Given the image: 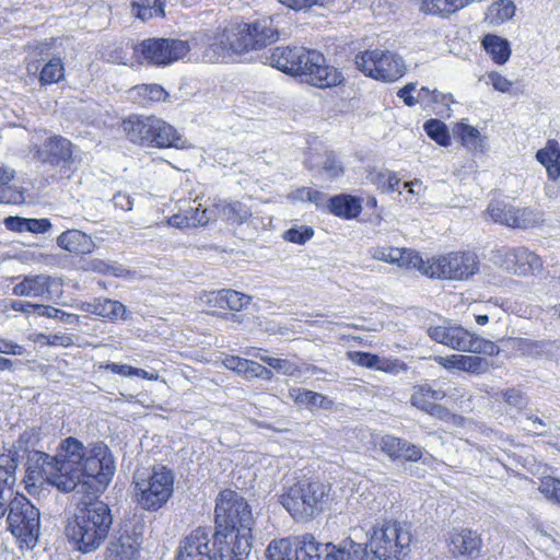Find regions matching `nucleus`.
I'll use <instances>...</instances> for the list:
<instances>
[{
	"instance_id": "obj_47",
	"label": "nucleus",
	"mask_w": 560,
	"mask_h": 560,
	"mask_svg": "<svg viewBox=\"0 0 560 560\" xmlns=\"http://www.w3.org/2000/svg\"><path fill=\"white\" fill-rule=\"evenodd\" d=\"M264 363L268 364L271 369H275L279 373L287 376H294L300 373L298 365L287 359H279L269 355H256Z\"/></svg>"
},
{
	"instance_id": "obj_55",
	"label": "nucleus",
	"mask_w": 560,
	"mask_h": 560,
	"mask_svg": "<svg viewBox=\"0 0 560 560\" xmlns=\"http://www.w3.org/2000/svg\"><path fill=\"white\" fill-rule=\"evenodd\" d=\"M538 490L548 500L560 504V479L547 476L540 480Z\"/></svg>"
},
{
	"instance_id": "obj_18",
	"label": "nucleus",
	"mask_w": 560,
	"mask_h": 560,
	"mask_svg": "<svg viewBox=\"0 0 560 560\" xmlns=\"http://www.w3.org/2000/svg\"><path fill=\"white\" fill-rule=\"evenodd\" d=\"M375 445L392 459L417 462L422 456V450L419 446L390 434L377 436Z\"/></svg>"
},
{
	"instance_id": "obj_34",
	"label": "nucleus",
	"mask_w": 560,
	"mask_h": 560,
	"mask_svg": "<svg viewBox=\"0 0 560 560\" xmlns=\"http://www.w3.org/2000/svg\"><path fill=\"white\" fill-rule=\"evenodd\" d=\"M481 44L497 65H504L511 57L510 43L501 36L487 34Z\"/></svg>"
},
{
	"instance_id": "obj_38",
	"label": "nucleus",
	"mask_w": 560,
	"mask_h": 560,
	"mask_svg": "<svg viewBox=\"0 0 560 560\" xmlns=\"http://www.w3.org/2000/svg\"><path fill=\"white\" fill-rule=\"evenodd\" d=\"M220 213L232 224H242L252 215L250 209L241 201L224 202L220 206Z\"/></svg>"
},
{
	"instance_id": "obj_37",
	"label": "nucleus",
	"mask_w": 560,
	"mask_h": 560,
	"mask_svg": "<svg viewBox=\"0 0 560 560\" xmlns=\"http://www.w3.org/2000/svg\"><path fill=\"white\" fill-rule=\"evenodd\" d=\"M363 556L362 544L345 539L338 546H334L330 553H326V560H362Z\"/></svg>"
},
{
	"instance_id": "obj_7",
	"label": "nucleus",
	"mask_w": 560,
	"mask_h": 560,
	"mask_svg": "<svg viewBox=\"0 0 560 560\" xmlns=\"http://www.w3.org/2000/svg\"><path fill=\"white\" fill-rule=\"evenodd\" d=\"M71 440L78 444V458L71 468L75 470L77 478L73 480L70 492L83 482L84 478H91L98 487L106 488L115 472L114 459L108 447L103 443L85 447L78 439L71 438Z\"/></svg>"
},
{
	"instance_id": "obj_51",
	"label": "nucleus",
	"mask_w": 560,
	"mask_h": 560,
	"mask_svg": "<svg viewBox=\"0 0 560 560\" xmlns=\"http://www.w3.org/2000/svg\"><path fill=\"white\" fill-rule=\"evenodd\" d=\"M138 96L150 102L164 101L167 97L166 91L159 84H142L133 88Z\"/></svg>"
},
{
	"instance_id": "obj_39",
	"label": "nucleus",
	"mask_w": 560,
	"mask_h": 560,
	"mask_svg": "<svg viewBox=\"0 0 560 560\" xmlns=\"http://www.w3.org/2000/svg\"><path fill=\"white\" fill-rule=\"evenodd\" d=\"M254 33L255 49L265 47L278 38L277 31L271 27V20H261L249 25Z\"/></svg>"
},
{
	"instance_id": "obj_28",
	"label": "nucleus",
	"mask_w": 560,
	"mask_h": 560,
	"mask_svg": "<svg viewBox=\"0 0 560 560\" xmlns=\"http://www.w3.org/2000/svg\"><path fill=\"white\" fill-rule=\"evenodd\" d=\"M328 210L342 219H355L362 211L361 200L350 195H338L327 200Z\"/></svg>"
},
{
	"instance_id": "obj_57",
	"label": "nucleus",
	"mask_w": 560,
	"mask_h": 560,
	"mask_svg": "<svg viewBox=\"0 0 560 560\" xmlns=\"http://www.w3.org/2000/svg\"><path fill=\"white\" fill-rule=\"evenodd\" d=\"M36 341L48 346H61L67 348L74 343V337L69 334H39L36 338Z\"/></svg>"
},
{
	"instance_id": "obj_36",
	"label": "nucleus",
	"mask_w": 560,
	"mask_h": 560,
	"mask_svg": "<svg viewBox=\"0 0 560 560\" xmlns=\"http://www.w3.org/2000/svg\"><path fill=\"white\" fill-rule=\"evenodd\" d=\"M131 13L147 22L153 18L164 16V0H137L131 3Z\"/></svg>"
},
{
	"instance_id": "obj_43",
	"label": "nucleus",
	"mask_w": 560,
	"mask_h": 560,
	"mask_svg": "<svg viewBox=\"0 0 560 560\" xmlns=\"http://www.w3.org/2000/svg\"><path fill=\"white\" fill-rule=\"evenodd\" d=\"M427 135L438 142L440 145L446 147L450 144V133L444 122L439 119H430L423 126Z\"/></svg>"
},
{
	"instance_id": "obj_50",
	"label": "nucleus",
	"mask_w": 560,
	"mask_h": 560,
	"mask_svg": "<svg viewBox=\"0 0 560 560\" xmlns=\"http://www.w3.org/2000/svg\"><path fill=\"white\" fill-rule=\"evenodd\" d=\"M417 104H421L423 107H428L431 105V102H438V97H441V102L443 105H448L450 102H453L451 94H444L439 92L438 90H430L429 88H421L417 90Z\"/></svg>"
},
{
	"instance_id": "obj_60",
	"label": "nucleus",
	"mask_w": 560,
	"mask_h": 560,
	"mask_svg": "<svg viewBox=\"0 0 560 560\" xmlns=\"http://www.w3.org/2000/svg\"><path fill=\"white\" fill-rule=\"evenodd\" d=\"M40 315L46 316L48 318H58L63 323H73L78 322V316L73 314L66 313L62 310L56 308L54 306H44L39 305V312Z\"/></svg>"
},
{
	"instance_id": "obj_29",
	"label": "nucleus",
	"mask_w": 560,
	"mask_h": 560,
	"mask_svg": "<svg viewBox=\"0 0 560 560\" xmlns=\"http://www.w3.org/2000/svg\"><path fill=\"white\" fill-rule=\"evenodd\" d=\"M536 160L546 167L548 177L556 180L560 176V144L548 139L545 147L536 152Z\"/></svg>"
},
{
	"instance_id": "obj_53",
	"label": "nucleus",
	"mask_w": 560,
	"mask_h": 560,
	"mask_svg": "<svg viewBox=\"0 0 560 560\" xmlns=\"http://www.w3.org/2000/svg\"><path fill=\"white\" fill-rule=\"evenodd\" d=\"M489 369L490 364L487 359L478 355H463L462 372L479 375L488 372Z\"/></svg>"
},
{
	"instance_id": "obj_25",
	"label": "nucleus",
	"mask_w": 560,
	"mask_h": 560,
	"mask_svg": "<svg viewBox=\"0 0 560 560\" xmlns=\"http://www.w3.org/2000/svg\"><path fill=\"white\" fill-rule=\"evenodd\" d=\"M81 310L110 322L124 318L126 312V307L122 303L106 298H97L92 302H85L82 304Z\"/></svg>"
},
{
	"instance_id": "obj_12",
	"label": "nucleus",
	"mask_w": 560,
	"mask_h": 560,
	"mask_svg": "<svg viewBox=\"0 0 560 560\" xmlns=\"http://www.w3.org/2000/svg\"><path fill=\"white\" fill-rule=\"evenodd\" d=\"M215 528L253 529L255 520L247 501L236 491L225 489L215 500Z\"/></svg>"
},
{
	"instance_id": "obj_23",
	"label": "nucleus",
	"mask_w": 560,
	"mask_h": 560,
	"mask_svg": "<svg viewBox=\"0 0 560 560\" xmlns=\"http://www.w3.org/2000/svg\"><path fill=\"white\" fill-rule=\"evenodd\" d=\"M329 545H324L311 534H305L293 539V560H326V553H330Z\"/></svg>"
},
{
	"instance_id": "obj_22",
	"label": "nucleus",
	"mask_w": 560,
	"mask_h": 560,
	"mask_svg": "<svg viewBox=\"0 0 560 560\" xmlns=\"http://www.w3.org/2000/svg\"><path fill=\"white\" fill-rule=\"evenodd\" d=\"M299 54H303V47L279 46L264 52L261 58L265 63L294 75Z\"/></svg>"
},
{
	"instance_id": "obj_30",
	"label": "nucleus",
	"mask_w": 560,
	"mask_h": 560,
	"mask_svg": "<svg viewBox=\"0 0 560 560\" xmlns=\"http://www.w3.org/2000/svg\"><path fill=\"white\" fill-rule=\"evenodd\" d=\"M139 557V547L130 541L128 527L125 534H120L116 541H112L105 551V560H137Z\"/></svg>"
},
{
	"instance_id": "obj_31",
	"label": "nucleus",
	"mask_w": 560,
	"mask_h": 560,
	"mask_svg": "<svg viewBox=\"0 0 560 560\" xmlns=\"http://www.w3.org/2000/svg\"><path fill=\"white\" fill-rule=\"evenodd\" d=\"M289 397L296 405L308 409L329 410L334 406V401L327 396L306 388H292L289 390Z\"/></svg>"
},
{
	"instance_id": "obj_49",
	"label": "nucleus",
	"mask_w": 560,
	"mask_h": 560,
	"mask_svg": "<svg viewBox=\"0 0 560 560\" xmlns=\"http://www.w3.org/2000/svg\"><path fill=\"white\" fill-rule=\"evenodd\" d=\"M320 170L324 175L329 179L340 177L345 170L342 163L337 159L334 152H326L320 162Z\"/></svg>"
},
{
	"instance_id": "obj_59",
	"label": "nucleus",
	"mask_w": 560,
	"mask_h": 560,
	"mask_svg": "<svg viewBox=\"0 0 560 560\" xmlns=\"http://www.w3.org/2000/svg\"><path fill=\"white\" fill-rule=\"evenodd\" d=\"M313 234L314 232L311 228L295 226L288 230L283 237L291 243L305 244L308 240H311Z\"/></svg>"
},
{
	"instance_id": "obj_21",
	"label": "nucleus",
	"mask_w": 560,
	"mask_h": 560,
	"mask_svg": "<svg viewBox=\"0 0 560 560\" xmlns=\"http://www.w3.org/2000/svg\"><path fill=\"white\" fill-rule=\"evenodd\" d=\"M371 255L374 260L397 265L401 268L419 269V266H422V257L411 249L377 247L372 250Z\"/></svg>"
},
{
	"instance_id": "obj_56",
	"label": "nucleus",
	"mask_w": 560,
	"mask_h": 560,
	"mask_svg": "<svg viewBox=\"0 0 560 560\" xmlns=\"http://www.w3.org/2000/svg\"><path fill=\"white\" fill-rule=\"evenodd\" d=\"M128 527L129 535H130V541L135 542L137 547H140L142 542V536L144 532L145 524L144 522L137 516L133 515L132 520L129 522L124 523L122 532L121 534H125V529Z\"/></svg>"
},
{
	"instance_id": "obj_15",
	"label": "nucleus",
	"mask_w": 560,
	"mask_h": 560,
	"mask_svg": "<svg viewBox=\"0 0 560 560\" xmlns=\"http://www.w3.org/2000/svg\"><path fill=\"white\" fill-rule=\"evenodd\" d=\"M357 68L365 75L384 82H395L406 72L401 57L384 50H365L355 57Z\"/></svg>"
},
{
	"instance_id": "obj_58",
	"label": "nucleus",
	"mask_w": 560,
	"mask_h": 560,
	"mask_svg": "<svg viewBox=\"0 0 560 560\" xmlns=\"http://www.w3.org/2000/svg\"><path fill=\"white\" fill-rule=\"evenodd\" d=\"M347 357L352 363L370 369H375V366L380 362V357L369 352L349 351L347 352Z\"/></svg>"
},
{
	"instance_id": "obj_14",
	"label": "nucleus",
	"mask_w": 560,
	"mask_h": 560,
	"mask_svg": "<svg viewBox=\"0 0 560 560\" xmlns=\"http://www.w3.org/2000/svg\"><path fill=\"white\" fill-rule=\"evenodd\" d=\"M8 508L7 522L10 532L25 544L35 545L40 528L39 510L19 493H15Z\"/></svg>"
},
{
	"instance_id": "obj_3",
	"label": "nucleus",
	"mask_w": 560,
	"mask_h": 560,
	"mask_svg": "<svg viewBox=\"0 0 560 560\" xmlns=\"http://www.w3.org/2000/svg\"><path fill=\"white\" fill-rule=\"evenodd\" d=\"M113 524L109 506L95 501L78 508L68 520L65 534L74 548L83 553L98 549L106 540Z\"/></svg>"
},
{
	"instance_id": "obj_24",
	"label": "nucleus",
	"mask_w": 560,
	"mask_h": 560,
	"mask_svg": "<svg viewBox=\"0 0 560 560\" xmlns=\"http://www.w3.org/2000/svg\"><path fill=\"white\" fill-rule=\"evenodd\" d=\"M446 396L442 389H434L428 384L417 385L412 388L410 402L416 408L433 415L434 411H442V406L435 401L442 400Z\"/></svg>"
},
{
	"instance_id": "obj_27",
	"label": "nucleus",
	"mask_w": 560,
	"mask_h": 560,
	"mask_svg": "<svg viewBox=\"0 0 560 560\" xmlns=\"http://www.w3.org/2000/svg\"><path fill=\"white\" fill-rule=\"evenodd\" d=\"M306 80L314 86L325 89L339 84L342 81L341 72L335 67L328 66L323 56V62L312 66Z\"/></svg>"
},
{
	"instance_id": "obj_26",
	"label": "nucleus",
	"mask_w": 560,
	"mask_h": 560,
	"mask_svg": "<svg viewBox=\"0 0 560 560\" xmlns=\"http://www.w3.org/2000/svg\"><path fill=\"white\" fill-rule=\"evenodd\" d=\"M57 244L62 249L75 255L90 254L95 247L90 235L75 229L62 232L57 238Z\"/></svg>"
},
{
	"instance_id": "obj_40",
	"label": "nucleus",
	"mask_w": 560,
	"mask_h": 560,
	"mask_svg": "<svg viewBox=\"0 0 560 560\" xmlns=\"http://www.w3.org/2000/svg\"><path fill=\"white\" fill-rule=\"evenodd\" d=\"M65 77V68L60 58L50 59L39 73V82L42 85H48L59 82Z\"/></svg>"
},
{
	"instance_id": "obj_42",
	"label": "nucleus",
	"mask_w": 560,
	"mask_h": 560,
	"mask_svg": "<svg viewBox=\"0 0 560 560\" xmlns=\"http://www.w3.org/2000/svg\"><path fill=\"white\" fill-rule=\"evenodd\" d=\"M299 56L294 75H304L307 78L308 72H311L313 68L312 66H316V62H323V55L317 50H310L303 47V54H299Z\"/></svg>"
},
{
	"instance_id": "obj_20",
	"label": "nucleus",
	"mask_w": 560,
	"mask_h": 560,
	"mask_svg": "<svg viewBox=\"0 0 560 560\" xmlns=\"http://www.w3.org/2000/svg\"><path fill=\"white\" fill-rule=\"evenodd\" d=\"M54 287H60L58 279L48 275H31L24 276L13 287L12 293L15 296L49 299Z\"/></svg>"
},
{
	"instance_id": "obj_9",
	"label": "nucleus",
	"mask_w": 560,
	"mask_h": 560,
	"mask_svg": "<svg viewBox=\"0 0 560 560\" xmlns=\"http://www.w3.org/2000/svg\"><path fill=\"white\" fill-rule=\"evenodd\" d=\"M428 334L435 342L462 352L495 355L500 351L493 341L472 334L460 325L430 327Z\"/></svg>"
},
{
	"instance_id": "obj_61",
	"label": "nucleus",
	"mask_w": 560,
	"mask_h": 560,
	"mask_svg": "<svg viewBox=\"0 0 560 560\" xmlns=\"http://www.w3.org/2000/svg\"><path fill=\"white\" fill-rule=\"evenodd\" d=\"M489 83L493 86L495 91L501 93H509L513 86V82L508 78L503 77L498 71H490L487 74Z\"/></svg>"
},
{
	"instance_id": "obj_45",
	"label": "nucleus",
	"mask_w": 560,
	"mask_h": 560,
	"mask_svg": "<svg viewBox=\"0 0 560 560\" xmlns=\"http://www.w3.org/2000/svg\"><path fill=\"white\" fill-rule=\"evenodd\" d=\"M487 213L495 222L506 226H511L513 206L503 202H490Z\"/></svg>"
},
{
	"instance_id": "obj_1",
	"label": "nucleus",
	"mask_w": 560,
	"mask_h": 560,
	"mask_svg": "<svg viewBox=\"0 0 560 560\" xmlns=\"http://www.w3.org/2000/svg\"><path fill=\"white\" fill-rule=\"evenodd\" d=\"M252 550V529L198 527L180 542L176 560H244Z\"/></svg>"
},
{
	"instance_id": "obj_13",
	"label": "nucleus",
	"mask_w": 560,
	"mask_h": 560,
	"mask_svg": "<svg viewBox=\"0 0 560 560\" xmlns=\"http://www.w3.org/2000/svg\"><path fill=\"white\" fill-rule=\"evenodd\" d=\"M191 47L187 40L179 38L151 37L141 40L133 48L137 57L148 65L166 67L183 59Z\"/></svg>"
},
{
	"instance_id": "obj_41",
	"label": "nucleus",
	"mask_w": 560,
	"mask_h": 560,
	"mask_svg": "<svg viewBox=\"0 0 560 560\" xmlns=\"http://www.w3.org/2000/svg\"><path fill=\"white\" fill-rule=\"evenodd\" d=\"M266 553L269 560H293V540L289 538L273 540L269 544Z\"/></svg>"
},
{
	"instance_id": "obj_48",
	"label": "nucleus",
	"mask_w": 560,
	"mask_h": 560,
	"mask_svg": "<svg viewBox=\"0 0 560 560\" xmlns=\"http://www.w3.org/2000/svg\"><path fill=\"white\" fill-rule=\"evenodd\" d=\"M13 171L4 167H0V203L1 202H20L23 197L21 192H12L10 196H8V191L10 187L8 184L13 178Z\"/></svg>"
},
{
	"instance_id": "obj_5",
	"label": "nucleus",
	"mask_w": 560,
	"mask_h": 560,
	"mask_svg": "<svg viewBox=\"0 0 560 560\" xmlns=\"http://www.w3.org/2000/svg\"><path fill=\"white\" fill-rule=\"evenodd\" d=\"M412 535L406 524L388 522L375 528L371 538L362 545V560H405L410 552Z\"/></svg>"
},
{
	"instance_id": "obj_63",
	"label": "nucleus",
	"mask_w": 560,
	"mask_h": 560,
	"mask_svg": "<svg viewBox=\"0 0 560 560\" xmlns=\"http://www.w3.org/2000/svg\"><path fill=\"white\" fill-rule=\"evenodd\" d=\"M200 301L213 307L223 308V294L222 290L203 292L200 294Z\"/></svg>"
},
{
	"instance_id": "obj_62",
	"label": "nucleus",
	"mask_w": 560,
	"mask_h": 560,
	"mask_svg": "<svg viewBox=\"0 0 560 560\" xmlns=\"http://www.w3.org/2000/svg\"><path fill=\"white\" fill-rule=\"evenodd\" d=\"M464 354H451L446 357H435L434 361L447 371H462Z\"/></svg>"
},
{
	"instance_id": "obj_11",
	"label": "nucleus",
	"mask_w": 560,
	"mask_h": 560,
	"mask_svg": "<svg viewBox=\"0 0 560 560\" xmlns=\"http://www.w3.org/2000/svg\"><path fill=\"white\" fill-rule=\"evenodd\" d=\"M478 258L470 252H454L424 261L419 269L430 278L467 280L478 271Z\"/></svg>"
},
{
	"instance_id": "obj_52",
	"label": "nucleus",
	"mask_w": 560,
	"mask_h": 560,
	"mask_svg": "<svg viewBox=\"0 0 560 560\" xmlns=\"http://www.w3.org/2000/svg\"><path fill=\"white\" fill-rule=\"evenodd\" d=\"M184 212L191 228L203 226L210 220L207 209H203L202 205L197 200H192L191 205Z\"/></svg>"
},
{
	"instance_id": "obj_10",
	"label": "nucleus",
	"mask_w": 560,
	"mask_h": 560,
	"mask_svg": "<svg viewBox=\"0 0 560 560\" xmlns=\"http://www.w3.org/2000/svg\"><path fill=\"white\" fill-rule=\"evenodd\" d=\"M253 36L249 24H232L213 36L203 58L210 62L224 61L232 55L255 49Z\"/></svg>"
},
{
	"instance_id": "obj_8",
	"label": "nucleus",
	"mask_w": 560,
	"mask_h": 560,
	"mask_svg": "<svg viewBox=\"0 0 560 560\" xmlns=\"http://www.w3.org/2000/svg\"><path fill=\"white\" fill-rule=\"evenodd\" d=\"M174 477L165 467L152 470H137L133 474V495L136 502L147 511H158L173 493Z\"/></svg>"
},
{
	"instance_id": "obj_54",
	"label": "nucleus",
	"mask_w": 560,
	"mask_h": 560,
	"mask_svg": "<svg viewBox=\"0 0 560 560\" xmlns=\"http://www.w3.org/2000/svg\"><path fill=\"white\" fill-rule=\"evenodd\" d=\"M291 196L294 200L307 201L317 207L323 206L328 200L326 194L307 187L298 188Z\"/></svg>"
},
{
	"instance_id": "obj_16",
	"label": "nucleus",
	"mask_w": 560,
	"mask_h": 560,
	"mask_svg": "<svg viewBox=\"0 0 560 560\" xmlns=\"http://www.w3.org/2000/svg\"><path fill=\"white\" fill-rule=\"evenodd\" d=\"M493 257L495 264L518 276L534 275L542 269L540 257L525 247L501 248Z\"/></svg>"
},
{
	"instance_id": "obj_17",
	"label": "nucleus",
	"mask_w": 560,
	"mask_h": 560,
	"mask_svg": "<svg viewBox=\"0 0 560 560\" xmlns=\"http://www.w3.org/2000/svg\"><path fill=\"white\" fill-rule=\"evenodd\" d=\"M36 158L42 163L66 166L72 161V143L60 136L49 137L36 151Z\"/></svg>"
},
{
	"instance_id": "obj_35",
	"label": "nucleus",
	"mask_w": 560,
	"mask_h": 560,
	"mask_svg": "<svg viewBox=\"0 0 560 560\" xmlns=\"http://www.w3.org/2000/svg\"><path fill=\"white\" fill-rule=\"evenodd\" d=\"M516 7L512 0H498L487 10L485 21L490 25L498 26L515 15Z\"/></svg>"
},
{
	"instance_id": "obj_4",
	"label": "nucleus",
	"mask_w": 560,
	"mask_h": 560,
	"mask_svg": "<svg viewBox=\"0 0 560 560\" xmlns=\"http://www.w3.org/2000/svg\"><path fill=\"white\" fill-rule=\"evenodd\" d=\"M331 486L320 480H301L280 497L283 508L296 521H310L330 500Z\"/></svg>"
},
{
	"instance_id": "obj_32",
	"label": "nucleus",
	"mask_w": 560,
	"mask_h": 560,
	"mask_svg": "<svg viewBox=\"0 0 560 560\" xmlns=\"http://www.w3.org/2000/svg\"><path fill=\"white\" fill-rule=\"evenodd\" d=\"M20 454L16 450H8L0 454V489H12L16 482V468Z\"/></svg>"
},
{
	"instance_id": "obj_2",
	"label": "nucleus",
	"mask_w": 560,
	"mask_h": 560,
	"mask_svg": "<svg viewBox=\"0 0 560 560\" xmlns=\"http://www.w3.org/2000/svg\"><path fill=\"white\" fill-rule=\"evenodd\" d=\"M78 444L70 438L65 439L55 456L40 451L28 452L26 462L25 487L31 492V487H36V482L46 480L49 485L56 487L61 492H70L75 470L71 468L78 458Z\"/></svg>"
},
{
	"instance_id": "obj_64",
	"label": "nucleus",
	"mask_w": 560,
	"mask_h": 560,
	"mask_svg": "<svg viewBox=\"0 0 560 560\" xmlns=\"http://www.w3.org/2000/svg\"><path fill=\"white\" fill-rule=\"evenodd\" d=\"M51 229V223L48 219H27V232L32 233H46Z\"/></svg>"
},
{
	"instance_id": "obj_6",
	"label": "nucleus",
	"mask_w": 560,
	"mask_h": 560,
	"mask_svg": "<svg viewBox=\"0 0 560 560\" xmlns=\"http://www.w3.org/2000/svg\"><path fill=\"white\" fill-rule=\"evenodd\" d=\"M122 128L130 141L141 145L176 149L186 147V140L176 129L155 116H130L124 120Z\"/></svg>"
},
{
	"instance_id": "obj_33",
	"label": "nucleus",
	"mask_w": 560,
	"mask_h": 560,
	"mask_svg": "<svg viewBox=\"0 0 560 560\" xmlns=\"http://www.w3.org/2000/svg\"><path fill=\"white\" fill-rule=\"evenodd\" d=\"M545 221V213L532 207L518 208L513 206L511 226L513 229H534Z\"/></svg>"
},
{
	"instance_id": "obj_44",
	"label": "nucleus",
	"mask_w": 560,
	"mask_h": 560,
	"mask_svg": "<svg viewBox=\"0 0 560 560\" xmlns=\"http://www.w3.org/2000/svg\"><path fill=\"white\" fill-rule=\"evenodd\" d=\"M458 132L462 139V143L470 151L481 150L483 147V140L477 128L462 124L458 127Z\"/></svg>"
},
{
	"instance_id": "obj_46",
	"label": "nucleus",
	"mask_w": 560,
	"mask_h": 560,
	"mask_svg": "<svg viewBox=\"0 0 560 560\" xmlns=\"http://www.w3.org/2000/svg\"><path fill=\"white\" fill-rule=\"evenodd\" d=\"M222 294L223 308L228 307L231 311L238 312L248 305L252 301V296L231 289H223Z\"/></svg>"
},
{
	"instance_id": "obj_19",
	"label": "nucleus",
	"mask_w": 560,
	"mask_h": 560,
	"mask_svg": "<svg viewBox=\"0 0 560 560\" xmlns=\"http://www.w3.org/2000/svg\"><path fill=\"white\" fill-rule=\"evenodd\" d=\"M448 549L455 557L477 558L481 551L480 535L468 528H454L448 533Z\"/></svg>"
}]
</instances>
